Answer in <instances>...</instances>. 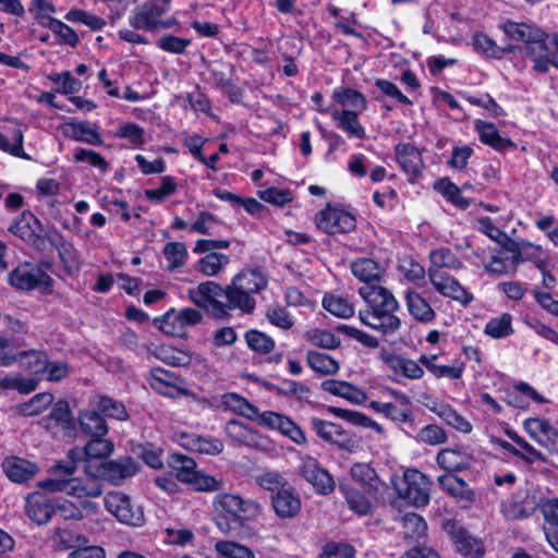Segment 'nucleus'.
<instances>
[{"mask_svg": "<svg viewBox=\"0 0 558 558\" xmlns=\"http://www.w3.org/2000/svg\"><path fill=\"white\" fill-rule=\"evenodd\" d=\"M77 465L72 462L61 461L50 468V477L37 483L40 489L50 493L65 492L69 496L77 498L84 510L93 512L96 505L88 498H96L102 494V485L99 480L87 476L86 478L74 477Z\"/></svg>", "mask_w": 558, "mask_h": 558, "instance_id": "obj_1", "label": "nucleus"}, {"mask_svg": "<svg viewBox=\"0 0 558 558\" xmlns=\"http://www.w3.org/2000/svg\"><path fill=\"white\" fill-rule=\"evenodd\" d=\"M359 294L367 304L365 311L359 312L363 325L381 333H393L400 328L401 320L396 315L399 303L391 292L377 284H365Z\"/></svg>", "mask_w": 558, "mask_h": 558, "instance_id": "obj_2", "label": "nucleus"}, {"mask_svg": "<svg viewBox=\"0 0 558 558\" xmlns=\"http://www.w3.org/2000/svg\"><path fill=\"white\" fill-rule=\"evenodd\" d=\"M211 505L216 514V525L220 532L231 533L233 523L242 530L243 537L256 535V532L247 523L260 514L258 502L243 498L239 494L219 493L214 496Z\"/></svg>", "mask_w": 558, "mask_h": 558, "instance_id": "obj_3", "label": "nucleus"}, {"mask_svg": "<svg viewBox=\"0 0 558 558\" xmlns=\"http://www.w3.org/2000/svg\"><path fill=\"white\" fill-rule=\"evenodd\" d=\"M267 286L263 272L256 269H245L235 275L227 286V306L229 310H240L251 313L255 307L252 294L258 293Z\"/></svg>", "mask_w": 558, "mask_h": 558, "instance_id": "obj_4", "label": "nucleus"}, {"mask_svg": "<svg viewBox=\"0 0 558 558\" xmlns=\"http://www.w3.org/2000/svg\"><path fill=\"white\" fill-rule=\"evenodd\" d=\"M391 482L398 496L413 506L424 507L429 502L432 483L422 472L408 469L402 476H393Z\"/></svg>", "mask_w": 558, "mask_h": 558, "instance_id": "obj_5", "label": "nucleus"}, {"mask_svg": "<svg viewBox=\"0 0 558 558\" xmlns=\"http://www.w3.org/2000/svg\"><path fill=\"white\" fill-rule=\"evenodd\" d=\"M525 56L533 62V69L546 73L550 66L558 68V34L539 31V36L530 41Z\"/></svg>", "mask_w": 558, "mask_h": 558, "instance_id": "obj_6", "label": "nucleus"}, {"mask_svg": "<svg viewBox=\"0 0 558 558\" xmlns=\"http://www.w3.org/2000/svg\"><path fill=\"white\" fill-rule=\"evenodd\" d=\"M189 299L198 307L214 316L225 314L227 306V287L222 288L214 281H206L189 290Z\"/></svg>", "mask_w": 558, "mask_h": 558, "instance_id": "obj_7", "label": "nucleus"}, {"mask_svg": "<svg viewBox=\"0 0 558 558\" xmlns=\"http://www.w3.org/2000/svg\"><path fill=\"white\" fill-rule=\"evenodd\" d=\"M539 506L535 489H519L500 502V513L506 520L518 521L532 517Z\"/></svg>", "mask_w": 558, "mask_h": 558, "instance_id": "obj_8", "label": "nucleus"}, {"mask_svg": "<svg viewBox=\"0 0 558 558\" xmlns=\"http://www.w3.org/2000/svg\"><path fill=\"white\" fill-rule=\"evenodd\" d=\"M202 320V314L195 308H170L163 315L154 319V325L163 333L174 337H183L189 327L197 325Z\"/></svg>", "mask_w": 558, "mask_h": 558, "instance_id": "obj_9", "label": "nucleus"}, {"mask_svg": "<svg viewBox=\"0 0 558 558\" xmlns=\"http://www.w3.org/2000/svg\"><path fill=\"white\" fill-rule=\"evenodd\" d=\"M9 283L16 290L29 291L36 288L49 289L51 277L39 266L29 263L20 264L9 274Z\"/></svg>", "mask_w": 558, "mask_h": 558, "instance_id": "obj_10", "label": "nucleus"}, {"mask_svg": "<svg viewBox=\"0 0 558 558\" xmlns=\"http://www.w3.org/2000/svg\"><path fill=\"white\" fill-rule=\"evenodd\" d=\"M106 509L124 524L140 526L144 523V511L128 495L111 492L105 497Z\"/></svg>", "mask_w": 558, "mask_h": 558, "instance_id": "obj_11", "label": "nucleus"}, {"mask_svg": "<svg viewBox=\"0 0 558 558\" xmlns=\"http://www.w3.org/2000/svg\"><path fill=\"white\" fill-rule=\"evenodd\" d=\"M319 230L328 234L347 233L355 229L354 215L348 210L328 205L322 209L315 218Z\"/></svg>", "mask_w": 558, "mask_h": 558, "instance_id": "obj_12", "label": "nucleus"}, {"mask_svg": "<svg viewBox=\"0 0 558 558\" xmlns=\"http://www.w3.org/2000/svg\"><path fill=\"white\" fill-rule=\"evenodd\" d=\"M258 424L278 432L295 445H305L307 438L303 429L289 416L275 411H263L258 416Z\"/></svg>", "mask_w": 558, "mask_h": 558, "instance_id": "obj_13", "label": "nucleus"}, {"mask_svg": "<svg viewBox=\"0 0 558 558\" xmlns=\"http://www.w3.org/2000/svg\"><path fill=\"white\" fill-rule=\"evenodd\" d=\"M167 13V7H159L158 3L146 1L135 8L129 16V24L135 29L145 32L159 31L161 17Z\"/></svg>", "mask_w": 558, "mask_h": 558, "instance_id": "obj_14", "label": "nucleus"}, {"mask_svg": "<svg viewBox=\"0 0 558 558\" xmlns=\"http://www.w3.org/2000/svg\"><path fill=\"white\" fill-rule=\"evenodd\" d=\"M428 278L434 289L446 298H451L463 305H468L473 300V295L447 272L428 269Z\"/></svg>", "mask_w": 558, "mask_h": 558, "instance_id": "obj_15", "label": "nucleus"}, {"mask_svg": "<svg viewBox=\"0 0 558 558\" xmlns=\"http://www.w3.org/2000/svg\"><path fill=\"white\" fill-rule=\"evenodd\" d=\"M9 231L33 246L40 247L44 244L43 226L31 211H23L15 218Z\"/></svg>", "mask_w": 558, "mask_h": 558, "instance_id": "obj_16", "label": "nucleus"}, {"mask_svg": "<svg viewBox=\"0 0 558 558\" xmlns=\"http://www.w3.org/2000/svg\"><path fill=\"white\" fill-rule=\"evenodd\" d=\"M300 471L302 476L317 492L322 494L331 493L335 488V481L327 470L323 469L318 461L311 456L301 458Z\"/></svg>", "mask_w": 558, "mask_h": 558, "instance_id": "obj_17", "label": "nucleus"}, {"mask_svg": "<svg viewBox=\"0 0 558 558\" xmlns=\"http://www.w3.org/2000/svg\"><path fill=\"white\" fill-rule=\"evenodd\" d=\"M148 381L155 391L166 397L175 398L186 395V390L181 387L182 379L174 373L161 367L151 368Z\"/></svg>", "mask_w": 558, "mask_h": 558, "instance_id": "obj_18", "label": "nucleus"}, {"mask_svg": "<svg viewBox=\"0 0 558 558\" xmlns=\"http://www.w3.org/2000/svg\"><path fill=\"white\" fill-rule=\"evenodd\" d=\"M445 529L460 554L469 558L483 556L484 549L481 541L471 536L463 527L453 522H447Z\"/></svg>", "mask_w": 558, "mask_h": 558, "instance_id": "obj_19", "label": "nucleus"}, {"mask_svg": "<svg viewBox=\"0 0 558 558\" xmlns=\"http://www.w3.org/2000/svg\"><path fill=\"white\" fill-rule=\"evenodd\" d=\"M23 131L15 121H8L0 125V149L14 157L29 159L23 149Z\"/></svg>", "mask_w": 558, "mask_h": 558, "instance_id": "obj_20", "label": "nucleus"}, {"mask_svg": "<svg viewBox=\"0 0 558 558\" xmlns=\"http://www.w3.org/2000/svg\"><path fill=\"white\" fill-rule=\"evenodd\" d=\"M177 440L185 449L201 454L217 456L223 451V442L211 436H201L196 434L180 433Z\"/></svg>", "mask_w": 558, "mask_h": 558, "instance_id": "obj_21", "label": "nucleus"}, {"mask_svg": "<svg viewBox=\"0 0 558 558\" xmlns=\"http://www.w3.org/2000/svg\"><path fill=\"white\" fill-rule=\"evenodd\" d=\"M439 359L438 354H422L418 361L436 378L457 380L462 377L465 368L464 362L454 360L450 364H442Z\"/></svg>", "mask_w": 558, "mask_h": 558, "instance_id": "obj_22", "label": "nucleus"}, {"mask_svg": "<svg viewBox=\"0 0 558 558\" xmlns=\"http://www.w3.org/2000/svg\"><path fill=\"white\" fill-rule=\"evenodd\" d=\"M362 111H353L351 109L333 108L329 114L336 126L344 132L349 138L364 140L366 131L361 124L359 116Z\"/></svg>", "mask_w": 558, "mask_h": 558, "instance_id": "obj_23", "label": "nucleus"}, {"mask_svg": "<svg viewBox=\"0 0 558 558\" xmlns=\"http://www.w3.org/2000/svg\"><path fill=\"white\" fill-rule=\"evenodd\" d=\"M25 511L31 521L41 525L50 521L56 509L46 494L34 492L26 497Z\"/></svg>", "mask_w": 558, "mask_h": 558, "instance_id": "obj_24", "label": "nucleus"}, {"mask_svg": "<svg viewBox=\"0 0 558 558\" xmlns=\"http://www.w3.org/2000/svg\"><path fill=\"white\" fill-rule=\"evenodd\" d=\"M4 474L14 483H25L39 472V466L29 460L19 457H8L2 462Z\"/></svg>", "mask_w": 558, "mask_h": 558, "instance_id": "obj_25", "label": "nucleus"}, {"mask_svg": "<svg viewBox=\"0 0 558 558\" xmlns=\"http://www.w3.org/2000/svg\"><path fill=\"white\" fill-rule=\"evenodd\" d=\"M271 504L280 518H293L301 510V498L290 484L271 496Z\"/></svg>", "mask_w": 558, "mask_h": 558, "instance_id": "obj_26", "label": "nucleus"}, {"mask_svg": "<svg viewBox=\"0 0 558 558\" xmlns=\"http://www.w3.org/2000/svg\"><path fill=\"white\" fill-rule=\"evenodd\" d=\"M145 349L148 353L172 367H184L191 364L193 359L198 360V356L170 345L145 344Z\"/></svg>", "mask_w": 558, "mask_h": 558, "instance_id": "obj_27", "label": "nucleus"}, {"mask_svg": "<svg viewBox=\"0 0 558 558\" xmlns=\"http://www.w3.org/2000/svg\"><path fill=\"white\" fill-rule=\"evenodd\" d=\"M113 450V445L104 439L102 436H95L83 449L74 448L68 453L69 462L76 464L83 458L104 459Z\"/></svg>", "mask_w": 558, "mask_h": 558, "instance_id": "obj_28", "label": "nucleus"}, {"mask_svg": "<svg viewBox=\"0 0 558 558\" xmlns=\"http://www.w3.org/2000/svg\"><path fill=\"white\" fill-rule=\"evenodd\" d=\"M397 160L409 179H416L423 169L421 153L411 144H399L396 147Z\"/></svg>", "mask_w": 558, "mask_h": 558, "instance_id": "obj_29", "label": "nucleus"}, {"mask_svg": "<svg viewBox=\"0 0 558 558\" xmlns=\"http://www.w3.org/2000/svg\"><path fill=\"white\" fill-rule=\"evenodd\" d=\"M320 387L322 390L343 398L353 404H362L368 399L367 393L363 389L353 386L348 381L328 379L323 381Z\"/></svg>", "mask_w": 558, "mask_h": 558, "instance_id": "obj_30", "label": "nucleus"}, {"mask_svg": "<svg viewBox=\"0 0 558 558\" xmlns=\"http://www.w3.org/2000/svg\"><path fill=\"white\" fill-rule=\"evenodd\" d=\"M226 435L238 445L259 448L263 437L238 420L229 421L225 426Z\"/></svg>", "mask_w": 558, "mask_h": 558, "instance_id": "obj_31", "label": "nucleus"}, {"mask_svg": "<svg viewBox=\"0 0 558 558\" xmlns=\"http://www.w3.org/2000/svg\"><path fill=\"white\" fill-rule=\"evenodd\" d=\"M437 463L449 472L461 471L472 463V456L461 448H446L438 452Z\"/></svg>", "mask_w": 558, "mask_h": 558, "instance_id": "obj_32", "label": "nucleus"}, {"mask_svg": "<svg viewBox=\"0 0 558 558\" xmlns=\"http://www.w3.org/2000/svg\"><path fill=\"white\" fill-rule=\"evenodd\" d=\"M350 509L360 515L369 513L379 494H371L368 488L344 487Z\"/></svg>", "mask_w": 558, "mask_h": 558, "instance_id": "obj_33", "label": "nucleus"}, {"mask_svg": "<svg viewBox=\"0 0 558 558\" xmlns=\"http://www.w3.org/2000/svg\"><path fill=\"white\" fill-rule=\"evenodd\" d=\"M350 474L361 485V488H368L371 494H380L384 489V483L368 463H354L350 469Z\"/></svg>", "mask_w": 558, "mask_h": 558, "instance_id": "obj_34", "label": "nucleus"}, {"mask_svg": "<svg viewBox=\"0 0 558 558\" xmlns=\"http://www.w3.org/2000/svg\"><path fill=\"white\" fill-rule=\"evenodd\" d=\"M405 305L410 315L420 323L428 324L436 316L430 304L415 291L405 292Z\"/></svg>", "mask_w": 558, "mask_h": 558, "instance_id": "obj_35", "label": "nucleus"}, {"mask_svg": "<svg viewBox=\"0 0 558 558\" xmlns=\"http://www.w3.org/2000/svg\"><path fill=\"white\" fill-rule=\"evenodd\" d=\"M510 217L490 218L488 216H478L473 221V228L495 242L501 243L507 239V235L501 228L506 227Z\"/></svg>", "mask_w": 558, "mask_h": 558, "instance_id": "obj_36", "label": "nucleus"}, {"mask_svg": "<svg viewBox=\"0 0 558 558\" xmlns=\"http://www.w3.org/2000/svg\"><path fill=\"white\" fill-rule=\"evenodd\" d=\"M137 473V465L130 459L121 461H106L105 466L96 472V475H102L101 478L112 483H119L121 480L131 477Z\"/></svg>", "mask_w": 558, "mask_h": 558, "instance_id": "obj_37", "label": "nucleus"}, {"mask_svg": "<svg viewBox=\"0 0 558 558\" xmlns=\"http://www.w3.org/2000/svg\"><path fill=\"white\" fill-rule=\"evenodd\" d=\"M500 27L509 39L522 41L524 44V50L527 48V45H530V41L535 38V36H539L541 31V28L535 25L526 24L523 22H514L511 20L502 23Z\"/></svg>", "mask_w": 558, "mask_h": 558, "instance_id": "obj_38", "label": "nucleus"}, {"mask_svg": "<svg viewBox=\"0 0 558 558\" xmlns=\"http://www.w3.org/2000/svg\"><path fill=\"white\" fill-rule=\"evenodd\" d=\"M387 365L396 374L402 375L409 379L416 380L424 376L423 367L414 360L402 355L391 354L385 359Z\"/></svg>", "mask_w": 558, "mask_h": 558, "instance_id": "obj_39", "label": "nucleus"}, {"mask_svg": "<svg viewBox=\"0 0 558 558\" xmlns=\"http://www.w3.org/2000/svg\"><path fill=\"white\" fill-rule=\"evenodd\" d=\"M352 274L366 284H375L384 275V268L371 258H360L351 265Z\"/></svg>", "mask_w": 558, "mask_h": 558, "instance_id": "obj_40", "label": "nucleus"}, {"mask_svg": "<svg viewBox=\"0 0 558 558\" xmlns=\"http://www.w3.org/2000/svg\"><path fill=\"white\" fill-rule=\"evenodd\" d=\"M333 101L341 106V109H351L353 111H364L366 109L365 97L355 89L338 87L332 92Z\"/></svg>", "mask_w": 558, "mask_h": 558, "instance_id": "obj_41", "label": "nucleus"}, {"mask_svg": "<svg viewBox=\"0 0 558 558\" xmlns=\"http://www.w3.org/2000/svg\"><path fill=\"white\" fill-rule=\"evenodd\" d=\"M64 134L75 141L92 145H100L102 138L96 129L85 122H72L64 124Z\"/></svg>", "mask_w": 558, "mask_h": 558, "instance_id": "obj_42", "label": "nucleus"}, {"mask_svg": "<svg viewBox=\"0 0 558 558\" xmlns=\"http://www.w3.org/2000/svg\"><path fill=\"white\" fill-rule=\"evenodd\" d=\"M50 241L58 247L60 259L69 272L80 268V256L74 246L66 242L58 232H54Z\"/></svg>", "mask_w": 558, "mask_h": 558, "instance_id": "obj_43", "label": "nucleus"}, {"mask_svg": "<svg viewBox=\"0 0 558 558\" xmlns=\"http://www.w3.org/2000/svg\"><path fill=\"white\" fill-rule=\"evenodd\" d=\"M329 411L336 416L341 417L355 426L369 428L379 435H385V429L380 424L361 412L335 407L330 408Z\"/></svg>", "mask_w": 558, "mask_h": 558, "instance_id": "obj_44", "label": "nucleus"}, {"mask_svg": "<svg viewBox=\"0 0 558 558\" xmlns=\"http://www.w3.org/2000/svg\"><path fill=\"white\" fill-rule=\"evenodd\" d=\"M475 130L480 135V140L484 144L489 145L497 150H504L512 145L509 140L500 136L493 123L476 120Z\"/></svg>", "mask_w": 558, "mask_h": 558, "instance_id": "obj_45", "label": "nucleus"}, {"mask_svg": "<svg viewBox=\"0 0 558 558\" xmlns=\"http://www.w3.org/2000/svg\"><path fill=\"white\" fill-rule=\"evenodd\" d=\"M307 365L320 375H335L339 372V363L330 355L317 351H310L306 355Z\"/></svg>", "mask_w": 558, "mask_h": 558, "instance_id": "obj_46", "label": "nucleus"}, {"mask_svg": "<svg viewBox=\"0 0 558 558\" xmlns=\"http://www.w3.org/2000/svg\"><path fill=\"white\" fill-rule=\"evenodd\" d=\"M230 257L222 253H209L202 257L196 264V270L205 276L218 275L228 264Z\"/></svg>", "mask_w": 558, "mask_h": 558, "instance_id": "obj_47", "label": "nucleus"}, {"mask_svg": "<svg viewBox=\"0 0 558 558\" xmlns=\"http://www.w3.org/2000/svg\"><path fill=\"white\" fill-rule=\"evenodd\" d=\"M513 331L512 316L508 313H504L499 316L490 318L484 328L485 335L494 339L509 337L513 333Z\"/></svg>", "mask_w": 558, "mask_h": 558, "instance_id": "obj_48", "label": "nucleus"}, {"mask_svg": "<svg viewBox=\"0 0 558 558\" xmlns=\"http://www.w3.org/2000/svg\"><path fill=\"white\" fill-rule=\"evenodd\" d=\"M170 464L175 472V477L185 484H189L198 471L196 462L184 454H172Z\"/></svg>", "mask_w": 558, "mask_h": 558, "instance_id": "obj_49", "label": "nucleus"}, {"mask_svg": "<svg viewBox=\"0 0 558 558\" xmlns=\"http://www.w3.org/2000/svg\"><path fill=\"white\" fill-rule=\"evenodd\" d=\"M225 404L232 411L258 423V416L263 413L255 405L236 393H228L223 397Z\"/></svg>", "mask_w": 558, "mask_h": 558, "instance_id": "obj_50", "label": "nucleus"}, {"mask_svg": "<svg viewBox=\"0 0 558 558\" xmlns=\"http://www.w3.org/2000/svg\"><path fill=\"white\" fill-rule=\"evenodd\" d=\"M435 190L440 193L448 202L454 206L465 209L469 207V201L461 195L460 189L448 178H442L435 183Z\"/></svg>", "mask_w": 558, "mask_h": 558, "instance_id": "obj_51", "label": "nucleus"}, {"mask_svg": "<svg viewBox=\"0 0 558 558\" xmlns=\"http://www.w3.org/2000/svg\"><path fill=\"white\" fill-rule=\"evenodd\" d=\"M163 256L167 260L168 269L174 270L185 265L189 252L182 242H168L163 247Z\"/></svg>", "mask_w": 558, "mask_h": 558, "instance_id": "obj_52", "label": "nucleus"}, {"mask_svg": "<svg viewBox=\"0 0 558 558\" xmlns=\"http://www.w3.org/2000/svg\"><path fill=\"white\" fill-rule=\"evenodd\" d=\"M323 306L327 312L340 318H349L354 314L353 304L341 295H325L323 299Z\"/></svg>", "mask_w": 558, "mask_h": 558, "instance_id": "obj_53", "label": "nucleus"}, {"mask_svg": "<svg viewBox=\"0 0 558 558\" xmlns=\"http://www.w3.org/2000/svg\"><path fill=\"white\" fill-rule=\"evenodd\" d=\"M442 489L459 500L469 501L472 499V492L468 488L464 481L453 475H442L438 478Z\"/></svg>", "mask_w": 558, "mask_h": 558, "instance_id": "obj_54", "label": "nucleus"}, {"mask_svg": "<svg viewBox=\"0 0 558 558\" xmlns=\"http://www.w3.org/2000/svg\"><path fill=\"white\" fill-rule=\"evenodd\" d=\"M369 408L395 422L407 423L412 421V412L409 409H399L390 402L372 401Z\"/></svg>", "mask_w": 558, "mask_h": 558, "instance_id": "obj_55", "label": "nucleus"}, {"mask_svg": "<svg viewBox=\"0 0 558 558\" xmlns=\"http://www.w3.org/2000/svg\"><path fill=\"white\" fill-rule=\"evenodd\" d=\"M215 549L223 558H255L251 548L233 541H219Z\"/></svg>", "mask_w": 558, "mask_h": 558, "instance_id": "obj_56", "label": "nucleus"}, {"mask_svg": "<svg viewBox=\"0 0 558 558\" xmlns=\"http://www.w3.org/2000/svg\"><path fill=\"white\" fill-rule=\"evenodd\" d=\"M48 356L40 351H21L19 364L35 375H41L45 371Z\"/></svg>", "mask_w": 558, "mask_h": 558, "instance_id": "obj_57", "label": "nucleus"}, {"mask_svg": "<svg viewBox=\"0 0 558 558\" xmlns=\"http://www.w3.org/2000/svg\"><path fill=\"white\" fill-rule=\"evenodd\" d=\"M80 424L85 433L93 436H104L107 433V426L104 418L95 411L81 412Z\"/></svg>", "mask_w": 558, "mask_h": 558, "instance_id": "obj_58", "label": "nucleus"}, {"mask_svg": "<svg viewBox=\"0 0 558 558\" xmlns=\"http://www.w3.org/2000/svg\"><path fill=\"white\" fill-rule=\"evenodd\" d=\"M311 426L318 437L328 442L337 441L343 436V429L329 421L313 417L311 420Z\"/></svg>", "mask_w": 558, "mask_h": 558, "instance_id": "obj_59", "label": "nucleus"}, {"mask_svg": "<svg viewBox=\"0 0 558 558\" xmlns=\"http://www.w3.org/2000/svg\"><path fill=\"white\" fill-rule=\"evenodd\" d=\"M245 341L248 348L258 354H268L275 348V341L271 337L255 329L246 331Z\"/></svg>", "mask_w": 558, "mask_h": 558, "instance_id": "obj_60", "label": "nucleus"}, {"mask_svg": "<svg viewBox=\"0 0 558 558\" xmlns=\"http://www.w3.org/2000/svg\"><path fill=\"white\" fill-rule=\"evenodd\" d=\"M255 482L263 489L271 492L272 495L289 484L286 477L276 470H268L257 474Z\"/></svg>", "mask_w": 558, "mask_h": 558, "instance_id": "obj_61", "label": "nucleus"}, {"mask_svg": "<svg viewBox=\"0 0 558 558\" xmlns=\"http://www.w3.org/2000/svg\"><path fill=\"white\" fill-rule=\"evenodd\" d=\"M402 526L404 536L412 539H420L427 530L424 519L416 513H407L402 518Z\"/></svg>", "mask_w": 558, "mask_h": 558, "instance_id": "obj_62", "label": "nucleus"}, {"mask_svg": "<svg viewBox=\"0 0 558 558\" xmlns=\"http://www.w3.org/2000/svg\"><path fill=\"white\" fill-rule=\"evenodd\" d=\"M433 267L429 269L450 268L459 269L462 267L461 260L448 248H438L430 252L429 255Z\"/></svg>", "mask_w": 558, "mask_h": 558, "instance_id": "obj_63", "label": "nucleus"}, {"mask_svg": "<svg viewBox=\"0 0 558 558\" xmlns=\"http://www.w3.org/2000/svg\"><path fill=\"white\" fill-rule=\"evenodd\" d=\"M438 415L458 432L468 434L472 430V424L450 405H441Z\"/></svg>", "mask_w": 558, "mask_h": 558, "instance_id": "obj_64", "label": "nucleus"}]
</instances>
